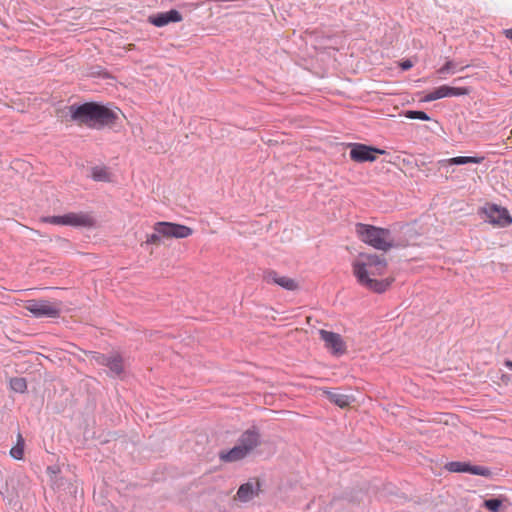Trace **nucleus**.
Wrapping results in <instances>:
<instances>
[{"instance_id":"2","label":"nucleus","mask_w":512,"mask_h":512,"mask_svg":"<svg viewBox=\"0 0 512 512\" xmlns=\"http://www.w3.org/2000/svg\"><path fill=\"white\" fill-rule=\"evenodd\" d=\"M70 112L73 120L97 129L114 124L118 118L115 110L94 102L71 106Z\"/></svg>"},{"instance_id":"22","label":"nucleus","mask_w":512,"mask_h":512,"mask_svg":"<svg viewBox=\"0 0 512 512\" xmlns=\"http://www.w3.org/2000/svg\"><path fill=\"white\" fill-rule=\"evenodd\" d=\"M10 455L14 459H17V460H21L23 458V455H24V441H23L22 436L20 434L18 435L17 445L14 446L10 450Z\"/></svg>"},{"instance_id":"12","label":"nucleus","mask_w":512,"mask_h":512,"mask_svg":"<svg viewBox=\"0 0 512 512\" xmlns=\"http://www.w3.org/2000/svg\"><path fill=\"white\" fill-rule=\"evenodd\" d=\"M263 279L268 284H276L286 290H295L298 287L297 283L292 278L279 275L273 270L266 271L263 275Z\"/></svg>"},{"instance_id":"29","label":"nucleus","mask_w":512,"mask_h":512,"mask_svg":"<svg viewBox=\"0 0 512 512\" xmlns=\"http://www.w3.org/2000/svg\"><path fill=\"white\" fill-rule=\"evenodd\" d=\"M505 37L512 41V28L503 31Z\"/></svg>"},{"instance_id":"10","label":"nucleus","mask_w":512,"mask_h":512,"mask_svg":"<svg viewBox=\"0 0 512 512\" xmlns=\"http://www.w3.org/2000/svg\"><path fill=\"white\" fill-rule=\"evenodd\" d=\"M450 472L453 473H468L472 475H479L486 478H491L493 471L485 466L472 465L470 462L450 461Z\"/></svg>"},{"instance_id":"18","label":"nucleus","mask_w":512,"mask_h":512,"mask_svg":"<svg viewBox=\"0 0 512 512\" xmlns=\"http://www.w3.org/2000/svg\"><path fill=\"white\" fill-rule=\"evenodd\" d=\"M159 230H161V228L158 227V222H156L153 225V233L148 234L146 236V240L143 244L154 245V246L161 245L162 241L164 240V237L161 234H159V232H158Z\"/></svg>"},{"instance_id":"26","label":"nucleus","mask_w":512,"mask_h":512,"mask_svg":"<svg viewBox=\"0 0 512 512\" xmlns=\"http://www.w3.org/2000/svg\"><path fill=\"white\" fill-rule=\"evenodd\" d=\"M405 116L410 119L428 120L429 117L423 111H407Z\"/></svg>"},{"instance_id":"27","label":"nucleus","mask_w":512,"mask_h":512,"mask_svg":"<svg viewBox=\"0 0 512 512\" xmlns=\"http://www.w3.org/2000/svg\"><path fill=\"white\" fill-rule=\"evenodd\" d=\"M42 222L50 223L54 225H63V215L62 216H48L41 218Z\"/></svg>"},{"instance_id":"5","label":"nucleus","mask_w":512,"mask_h":512,"mask_svg":"<svg viewBox=\"0 0 512 512\" xmlns=\"http://www.w3.org/2000/svg\"><path fill=\"white\" fill-rule=\"evenodd\" d=\"M479 214L485 220L497 227H508L512 224V216L509 211L500 205L494 203H487L484 207L480 208Z\"/></svg>"},{"instance_id":"9","label":"nucleus","mask_w":512,"mask_h":512,"mask_svg":"<svg viewBox=\"0 0 512 512\" xmlns=\"http://www.w3.org/2000/svg\"><path fill=\"white\" fill-rule=\"evenodd\" d=\"M320 338L324 341L325 347L334 355L340 356L346 353L347 347L342 336L327 330L319 331Z\"/></svg>"},{"instance_id":"4","label":"nucleus","mask_w":512,"mask_h":512,"mask_svg":"<svg viewBox=\"0 0 512 512\" xmlns=\"http://www.w3.org/2000/svg\"><path fill=\"white\" fill-rule=\"evenodd\" d=\"M355 232L362 242L376 250L387 252L393 247V240L388 229L357 223Z\"/></svg>"},{"instance_id":"19","label":"nucleus","mask_w":512,"mask_h":512,"mask_svg":"<svg viewBox=\"0 0 512 512\" xmlns=\"http://www.w3.org/2000/svg\"><path fill=\"white\" fill-rule=\"evenodd\" d=\"M462 77L453 79L450 84V97L452 96H462L467 95L471 92V88L469 86H458L457 82H460Z\"/></svg>"},{"instance_id":"3","label":"nucleus","mask_w":512,"mask_h":512,"mask_svg":"<svg viewBox=\"0 0 512 512\" xmlns=\"http://www.w3.org/2000/svg\"><path fill=\"white\" fill-rule=\"evenodd\" d=\"M261 444V434L258 428L251 427L244 431L237 444L228 451H222L219 457L224 462H236L246 458Z\"/></svg>"},{"instance_id":"32","label":"nucleus","mask_w":512,"mask_h":512,"mask_svg":"<svg viewBox=\"0 0 512 512\" xmlns=\"http://www.w3.org/2000/svg\"><path fill=\"white\" fill-rule=\"evenodd\" d=\"M454 420H458V417L452 413H450V424H454Z\"/></svg>"},{"instance_id":"23","label":"nucleus","mask_w":512,"mask_h":512,"mask_svg":"<svg viewBox=\"0 0 512 512\" xmlns=\"http://www.w3.org/2000/svg\"><path fill=\"white\" fill-rule=\"evenodd\" d=\"M447 95H448V87L442 86V87L436 89L435 91L427 94L424 97V100L425 101H433V100H436V99H440V98L446 97Z\"/></svg>"},{"instance_id":"13","label":"nucleus","mask_w":512,"mask_h":512,"mask_svg":"<svg viewBox=\"0 0 512 512\" xmlns=\"http://www.w3.org/2000/svg\"><path fill=\"white\" fill-rule=\"evenodd\" d=\"M259 491L260 483L258 481H256L255 483H244L239 487L236 495L234 496V500L239 501L241 503L249 502L254 497L259 495Z\"/></svg>"},{"instance_id":"28","label":"nucleus","mask_w":512,"mask_h":512,"mask_svg":"<svg viewBox=\"0 0 512 512\" xmlns=\"http://www.w3.org/2000/svg\"><path fill=\"white\" fill-rule=\"evenodd\" d=\"M400 66L403 70H408L413 66V64L410 60H406V61L401 62Z\"/></svg>"},{"instance_id":"6","label":"nucleus","mask_w":512,"mask_h":512,"mask_svg":"<svg viewBox=\"0 0 512 512\" xmlns=\"http://www.w3.org/2000/svg\"><path fill=\"white\" fill-rule=\"evenodd\" d=\"M60 301H49L46 299H32L26 301L24 308L37 318H56L61 312Z\"/></svg>"},{"instance_id":"20","label":"nucleus","mask_w":512,"mask_h":512,"mask_svg":"<svg viewBox=\"0 0 512 512\" xmlns=\"http://www.w3.org/2000/svg\"><path fill=\"white\" fill-rule=\"evenodd\" d=\"M503 506V498L491 497L483 501V507L490 512H501Z\"/></svg>"},{"instance_id":"16","label":"nucleus","mask_w":512,"mask_h":512,"mask_svg":"<svg viewBox=\"0 0 512 512\" xmlns=\"http://www.w3.org/2000/svg\"><path fill=\"white\" fill-rule=\"evenodd\" d=\"M106 366L115 375H120L124 371L123 359L117 353H113V354L109 355Z\"/></svg>"},{"instance_id":"8","label":"nucleus","mask_w":512,"mask_h":512,"mask_svg":"<svg viewBox=\"0 0 512 512\" xmlns=\"http://www.w3.org/2000/svg\"><path fill=\"white\" fill-rule=\"evenodd\" d=\"M158 227L161 228L158 232L164 239H184L193 234L192 228L178 223L159 221Z\"/></svg>"},{"instance_id":"31","label":"nucleus","mask_w":512,"mask_h":512,"mask_svg":"<svg viewBox=\"0 0 512 512\" xmlns=\"http://www.w3.org/2000/svg\"><path fill=\"white\" fill-rule=\"evenodd\" d=\"M505 366L512 371V360H506Z\"/></svg>"},{"instance_id":"7","label":"nucleus","mask_w":512,"mask_h":512,"mask_svg":"<svg viewBox=\"0 0 512 512\" xmlns=\"http://www.w3.org/2000/svg\"><path fill=\"white\" fill-rule=\"evenodd\" d=\"M350 150V158L354 162L363 163V162H374L377 159V154L383 155L385 151L379 148H375L372 146H368L361 143H351L349 144Z\"/></svg>"},{"instance_id":"21","label":"nucleus","mask_w":512,"mask_h":512,"mask_svg":"<svg viewBox=\"0 0 512 512\" xmlns=\"http://www.w3.org/2000/svg\"><path fill=\"white\" fill-rule=\"evenodd\" d=\"M92 178L96 181L108 182L110 181V173L104 167H94L92 169Z\"/></svg>"},{"instance_id":"15","label":"nucleus","mask_w":512,"mask_h":512,"mask_svg":"<svg viewBox=\"0 0 512 512\" xmlns=\"http://www.w3.org/2000/svg\"><path fill=\"white\" fill-rule=\"evenodd\" d=\"M322 391L325 394V396L332 403H334L335 405H337L340 408H346L351 403V398L349 396H347V395H344V394H341V393H338V392H334V391H330V390H327V389H323Z\"/></svg>"},{"instance_id":"33","label":"nucleus","mask_w":512,"mask_h":512,"mask_svg":"<svg viewBox=\"0 0 512 512\" xmlns=\"http://www.w3.org/2000/svg\"><path fill=\"white\" fill-rule=\"evenodd\" d=\"M456 172L455 169H453L452 171H450V174H454Z\"/></svg>"},{"instance_id":"25","label":"nucleus","mask_w":512,"mask_h":512,"mask_svg":"<svg viewBox=\"0 0 512 512\" xmlns=\"http://www.w3.org/2000/svg\"><path fill=\"white\" fill-rule=\"evenodd\" d=\"M88 354L91 360H94L99 365L106 366L109 355L101 354L98 352H89Z\"/></svg>"},{"instance_id":"14","label":"nucleus","mask_w":512,"mask_h":512,"mask_svg":"<svg viewBox=\"0 0 512 512\" xmlns=\"http://www.w3.org/2000/svg\"><path fill=\"white\" fill-rule=\"evenodd\" d=\"M181 20L182 15L174 9L164 13H159L149 19V21L157 27L165 26L171 22H180Z\"/></svg>"},{"instance_id":"11","label":"nucleus","mask_w":512,"mask_h":512,"mask_svg":"<svg viewBox=\"0 0 512 512\" xmlns=\"http://www.w3.org/2000/svg\"><path fill=\"white\" fill-rule=\"evenodd\" d=\"M63 225L73 226V227H93L95 225V220L92 215L89 213H74L70 212L63 215Z\"/></svg>"},{"instance_id":"1","label":"nucleus","mask_w":512,"mask_h":512,"mask_svg":"<svg viewBox=\"0 0 512 512\" xmlns=\"http://www.w3.org/2000/svg\"><path fill=\"white\" fill-rule=\"evenodd\" d=\"M351 266L357 283L370 292L382 294L394 282L393 277H384L388 261L383 255L361 252L353 259Z\"/></svg>"},{"instance_id":"30","label":"nucleus","mask_w":512,"mask_h":512,"mask_svg":"<svg viewBox=\"0 0 512 512\" xmlns=\"http://www.w3.org/2000/svg\"><path fill=\"white\" fill-rule=\"evenodd\" d=\"M449 69H450V73H454L455 70H457L458 68L456 65H454V63L452 61H450Z\"/></svg>"},{"instance_id":"17","label":"nucleus","mask_w":512,"mask_h":512,"mask_svg":"<svg viewBox=\"0 0 512 512\" xmlns=\"http://www.w3.org/2000/svg\"><path fill=\"white\" fill-rule=\"evenodd\" d=\"M483 161V156H456L450 157V166L481 164Z\"/></svg>"},{"instance_id":"24","label":"nucleus","mask_w":512,"mask_h":512,"mask_svg":"<svg viewBox=\"0 0 512 512\" xmlns=\"http://www.w3.org/2000/svg\"><path fill=\"white\" fill-rule=\"evenodd\" d=\"M10 387L16 392L23 393L27 384L24 378L16 377L10 380Z\"/></svg>"}]
</instances>
